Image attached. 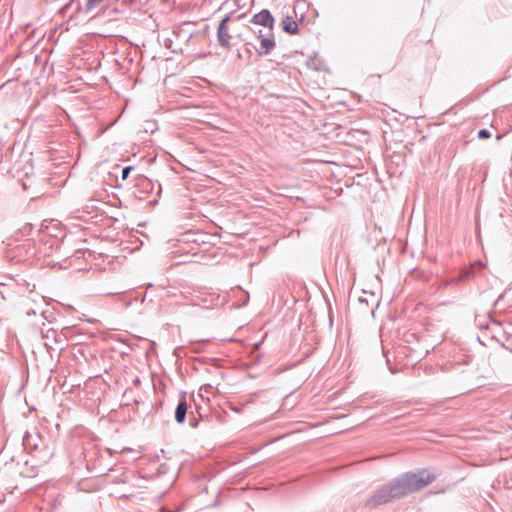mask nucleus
<instances>
[{"mask_svg":"<svg viewBox=\"0 0 512 512\" xmlns=\"http://www.w3.org/2000/svg\"><path fill=\"white\" fill-rule=\"evenodd\" d=\"M436 479V474L422 469L416 473L408 472L399 475L389 483L377 489L367 500L368 508H376L393 500L400 499L413 492L419 491Z\"/></svg>","mask_w":512,"mask_h":512,"instance_id":"obj_1","label":"nucleus"},{"mask_svg":"<svg viewBox=\"0 0 512 512\" xmlns=\"http://www.w3.org/2000/svg\"><path fill=\"white\" fill-rule=\"evenodd\" d=\"M484 268L481 261H477L471 266L463 269L457 276H453L441 282L442 287L457 286L460 283H466L474 279Z\"/></svg>","mask_w":512,"mask_h":512,"instance_id":"obj_2","label":"nucleus"},{"mask_svg":"<svg viewBox=\"0 0 512 512\" xmlns=\"http://www.w3.org/2000/svg\"><path fill=\"white\" fill-rule=\"evenodd\" d=\"M250 23L267 28L268 31H273L275 20L268 9H263L259 13L253 15Z\"/></svg>","mask_w":512,"mask_h":512,"instance_id":"obj_3","label":"nucleus"},{"mask_svg":"<svg viewBox=\"0 0 512 512\" xmlns=\"http://www.w3.org/2000/svg\"><path fill=\"white\" fill-rule=\"evenodd\" d=\"M230 17L225 16L222 21L220 22L218 29H217V39L219 44L224 48H230L231 47V35L229 33V29L227 26V23L229 22Z\"/></svg>","mask_w":512,"mask_h":512,"instance_id":"obj_4","label":"nucleus"},{"mask_svg":"<svg viewBox=\"0 0 512 512\" xmlns=\"http://www.w3.org/2000/svg\"><path fill=\"white\" fill-rule=\"evenodd\" d=\"M276 46V42L274 39L273 31H268L266 36L263 37L260 43V47L256 49L257 54L260 56L267 55L273 50Z\"/></svg>","mask_w":512,"mask_h":512,"instance_id":"obj_5","label":"nucleus"},{"mask_svg":"<svg viewBox=\"0 0 512 512\" xmlns=\"http://www.w3.org/2000/svg\"><path fill=\"white\" fill-rule=\"evenodd\" d=\"M282 28L286 33H289L291 35H295L298 33V24L290 16H287L282 20Z\"/></svg>","mask_w":512,"mask_h":512,"instance_id":"obj_6","label":"nucleus"},{"mask_svg":"<svg viewBox=\"0 0 512 512\" xmlns=\"http://www.w3.org/2000/svg\"><path fill=\"white\" fill-rule=\"evenodd\" d=\"M187 415V403L186 401L182 400L178 403L176 409H175V420L177 423L182 424L185 422Z\"/></svg>","mask_w":512,"mask_h":512,"instance_id":"obj_7","label":"nucleus"},{"mask_svg":"<svg viewBox=\"0 0 512 512\" xmlns=\"http://www.w3.org/2000/svg\"><path fill=\"white\" fill-rule=\"evenodd\" d=\"M104 0H87L86 2V12H91L93 9L97 8Z\"/></svg>","mask_w":512,"mask_h":512,"instance_id":"obj_8","label":"nucleus"},{"mask_svg":"<svg viewBox=\"0 0 512 512\" xmlns=\"http://www.w3.org/2000/svg\"><path fill=\"white\" fill-rule=\"evenodd\" d=\"M133 169L132 166H127V167H124L122 169V172H121V178L122 180H126L130 174V171Z\"/></svg>","mask_w":512,"mask_h":512,"instance_id":"obj_9","label":"nucleus"},{"mask_svg":"<svg viewBox=\"0 0 512 512\" xmlns=\"http://www.w3.org/2000/svg\"><path fill=\"white\" fill-rule=\"evenodd\" d=\"M491 136L490 132L487 129H481L478 132V137L480 139H487Z\"/></svg>","mask_w":512,"mask_h":512,"instance_id":"obj_10","label":"nucleus"},{"mask_svg":"<svg viewBox=\"0 0 512 512\" xmlns=\"http://www.w3.org/2000/svg\"><path fill=\"white\" fill-rule=\"evenodd\" d=\"M199 424V420L195 417H190L189 418V425L192 427V428H196Z\"/></svg>","mask_w":512,"mask_h":512,"instance_id":"obj_11","label":"nucleus"},{"mask_svg":"<svg viewBox=\"0 0 512 512\" xmlns=\"http://www.w3.org/2000/svg\"><path fill=\"white\" fill-rule=\"evenodd\" d=\"M253 32H254V34L256 35V37H257L258 39H260V40H262V39H263V37H265V36H266V34H264V33H263V31H262L261 29L254 30Z\"/></svg>","mask_w":512,"mask_h":512,"instance_id":"obj_12","label":"nucleus"},{"mask_svg":"<svg viewBox=\"0 0 512 512\" xmlns=\"http://www.w3.org/2000/svg\"><path fill=\"white\" fill-rule=\"evenodd\" d=\"M36 313H37V312H36L35 310H33V309H32V310H28V311H26V315H27V316L36 315Z\"/></svg>","mask_w":512,"mask_h":512,"instance_id":"obj_13","label":"nucleus"},{"mask_svg":"<svg viewBox=\"0 0 512 512\" xmlns=\"http://www.w3.org/2000/svg\"><path fill=\"white\" fill-rule=\"evenodd\" d=\"M107 452L110 454V455H113L114 453H117V451L115 450H112L110 448L107 449Z\"/></svg>","mask_w":512,"mask_h":512,"instance_id":"obj_14","label":"nucleus"}]
</instances>
